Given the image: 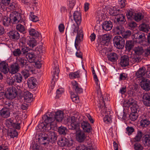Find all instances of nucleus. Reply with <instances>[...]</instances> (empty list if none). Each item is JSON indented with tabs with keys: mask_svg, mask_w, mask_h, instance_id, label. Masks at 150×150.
<instances>
[{
	"mask_svg": "<svg viewBox=\"0 0 150 150\" xmlns=\"http://www.w3.org/2000/svg\"><path fill=\"white\" fill-rule=\"evenodd\" d=\"M98 48L99 53L102 54L103 55L106 54L108 52V50L106 48L104 47L103 45H99Z\"/></svg>",
	"mask_w": 150,
	"mask_h": 150,
	"instance_id": "obj_41",
	"label": "nucleus"
},
{
	"mask_svg": "<svg viewBox=\"0 0 150 150\" xmlns=\"http://www.w3.org/2000/svg\"><path fill=\"white\" fill-rule=\"evenodd\" d=\"M16 29L21 33L24 32L25 30L24 26L21 24H18L16 26Z\"/></svg>",
	"mask_w": 150,
	"mask_h": 150,
	"instance_id": "obj_60",
	"label": "nucleus"
},
{
	"mask_svg": "<svg viewBox=\"0 0 150 150\" xmlns=\"http://www.w3.org/2000/svg\"><path fill=\"white\" fill-rule=\"evenodd\" d=\"M107 57L109 61L112 62H115L117 60L118 58L117 54L115 52L109 53Z\"/></svg>",
	"mask_w": 150,
	"mask_h": 150,
	"instance_id": "obj_32",
	"label": "nucleus"
},
{
	"mask_svg": "<svg viewBox=\"0 0 150 150\" xmlns=\"http://www.w3.org/2000/svg\"><path fill=\"white\" fill-rule=\"evenodd\" d=\"M6 81L8 85L12 86L14 84L15 80L12 77L10 76L7 78Z\"/></svg>",
	"mask_w": 150,
	"mask_h": 150,
	"instance_id": "obj_55",
	"label": "nucleus"
},
{
	"mask_svg": "<svg viewBox=\"0 0 150 150\" xmlns=\"http://www.w3.org/2000/svg\"><path fill=\"white\" fill-rule=\"evenodd\" d=\"M143 143L145 146H150V136L146 134L144 136L142 139Z\"/></svg>",
	"mask_w": 150,
	"mask_h": 150,
	"instance_id": "obj_38",
	"label": "nucleus"
},
{
	"mask_svg": "<svg viewBox=\"0 0 150 150\" xmlns=\"http://www.w3.org/2000/svg\"><path fill=\"white\" fill-rule=\"evenodd\" d=\"M142 102L146 106H150V93L144 94L142 97Z\"/></svg>",
	"mask_w": 150,
	"mask_h": 150,
	"instance_id": "obj_19",
	"label": "nucleus"
},
{
	"mask_svg": "<svg viewBox=\"0 0 150 150\" xmlns=\"http://www.w3.org/2000/svg\"><path fill=\"white\" fill-rule=\"evenodd\" d=\"M104 96H102L100 98L99 102L100 105V107L102 106L103 107L104 106L105 107V102L107 100L108 98L107 99L106 98H104Z\"/></svg>",
	"mask_w": 150,
	"mask_h": 150,
	"instance_id": "obj_53",
	"label": "nucleus"
},
{
	"mask_svg": "<svg viewBox=\"0 0 150 150\" xmlns=\"http://www.w3.org/2000/svg\"><path fill=\"white\" fill-rule=\"evenodd\" d=\"M20 68V66L15 63L10 65L9 67V73L12 74L17 73L19 71Z\"/></svg>",
	"mask_w": 150,
	"mask_h": 150,
	"instance_id": "obj_17",
	"label": "nucleus"
},
{
	"mask_svg": "<svg viewBox=\"0 0 150 150\" xmlns=\"http://www.w3.org/2000/svg\"><path fill=\"white\" fill-rule=\"evenodd\" d=\"M100 40L101 45H108L109 43L110 38L109 35L108 34H105L100 36Z\"/></svg>",
	"mask_w": 150,
	"mask_h": 150,
	"instance_id": "obj_14",
	"label": "nucleus"
},
{
	"mask_svg": "<svg viewBox=\"0 0 150 150\" xmlns=\"http://www.w3.org/2000/svg\"><path fill=\"white\" fill-rule=\"evenodd\" d=\"M144 17V15L142 13H139L134 14L133 18L135 21L139 22Z\"/></svg>",
	"mask_w": 150,
	"mask_h": 150,
	"instance_id": "obj_45",
	"label": "nucleus"
},
{
	"mask_svg": "<svg viewBox=\"0 0 150 150\" xmlns=\"http://www.w3.org/2000/svg\"><path fill=\"white\" fill-rule=\"evenodd\" d=\"M14 104L10 100H8L4 102V107L0 110V115L3 118H7L10 117L11 112L14 107Z\"/></svg>",
	"mask_w": 150,
	"mask_h": 150,
	"instance_id": "obj_4",
	"label": "nucleus"
},
{
	"mask_svg": "<svg viewBox=\"0 0 150 150\" xmlns=\"http://www.w3.org/2000/svg\"><path fill=\"white\" fill-rule=\"evenodd\" d=\"M146 68L142 67L137 71L135 73V75L137 78L142 77L145 74Z\"/></svg>",
	"mask_w": 150,
	"mask_h": 150,
	"instance_id": "obj_35",
	"label": "nucleus"
},
{
	"mask_svg": "<svg viewBox=\"0 0 150 150\" xmlns=\"http://www.w3.org/2000/svg\"><path fill=\"white\" fill-rule=\"evenodd\" d=\"M74 20L77 24H80L81 19L80 12L78 11H75L73 13Z\"/></svg>",
	"mask_w": 150,
	"mask_h": 150,
	"instance_id": "obj_25",
	"label": "nucleus"
},
{
	"mask_svg": "<svg viewBox=\"0 0 150 150\" xmlns=\"http://www.w3.org/2000/svg\"><path fill=\"white\" fill-rule=\"evenodd\" d=\"M129 59L127 55H123L120 59V64L122 67H126L129 65Z\"/></svg>",
	"mask_w": 150,
	"mask_h": 150,
	"instance_id": "obj_16",
	"label": "nucleus"
},
{
	"mask_svg": "<svg viewBox=\"0 0 150 150\" xmlns=\"http://www.w3.org/2000/svg\"><path fill=\"white\" fill-rule=\"evenodd\" d=\"M72 86V88L75 92L77 94H80L83 92V89L77 82L73 81L71 82Z\"/></svg>",
	"mask_w": 150,
	"mask_h": 150,
	"instance_id": "obj_15",
	"label": "nucleus"
},
{
	"mask_svg": "<svg viewBox=\"0 0 150 150\" xmlns=\"http://www.w3.org/2000/svg\"><path fill=\"white\" fill-rule=\"evenodd\" d=\"M13 55L15 56H19L21 55L22 56V53L20 48H17L15 49L13 52Z\"/></svg>",
	"mask_w": 150,
	"mask_h": 150,
	"instance_id": "obj_56",
	"label": "nucleus"
},
{
	"mask_svg": "<svg viewBox=\"0 0 150 150\" xmlns=\"http://www.w3.org/2000/svg\"><path fill=\"white\" fill-rule=\"evenodd\" d=\"M37 80L33 77H31L29 78L27 81V84L28 87L31 89H33L36 86Z\"/></svg>",
	"mask_w": 150,
	"mask_h": 150,
	"instance_id": "obj_20",
	"label": "nucleus"
},
{
	"mask_svg": "<svg viewBox=\"0 0 150 150\" xmlns=\"http://www.w3.org/2000/svg\"><path fill=\"white\" fill-rule=\"evenodd\" d=\"M115 21H117L116 23L117 25L119 23H124L126 21L124 15L122 14H118L115 18Z\"/></svg>",
	"mask_w": 150,
	"mask_h": 150,
	"instance_id": "obj_30",
	"label": "nucleus"
},
{
	"mask_svg": "<svg viewBox=\"0 0 150 150\" xmlns=\"http://www.w3.org/2000/svg\"><path fill=\"white\" fill-rule=\"evenodd\" d=\"M13 119L12 118L7 119L5 121L6 125L8 127L10 128L12 127L15 129H20L21 127L20 125L21 124L22 120L20 118H18L16 121L15 122H14Z\"/></svg>",
	"mask_w": 150,
	"mask_h": 150,
	"instance_id": "obj_5",
	"label": "nucleus"
},
{
	"mask_svg": "<svg viewBox=\"0 0 150 150\" xmlns=\"http://www.w3.org/2000/svg\"><path fill=\"white\" fill-rule=\"evenodd\" d=\"M68 122L71 123L70 129L74 130L79 127V119L76 115L71 116L69 117L68 119Z\"/></svg>",
	"mask_w": 150,
	"mask_h": 150,
	"instance_id": "obj_6",
	"label": "nucleus"
},
{
	"mask_svg": "<svg viewBox=\"0 0 150 150\" xmlns=\"http://www.w3.org/2000/svg\"><path fill=\"white\" fill-rule=\"evenodd\" d=\"M68 2L69 9H72L75 4V0H68Z\"/></svg>",
	"mask_w": 150,
	"mask_h": 150,
	"instance_id": "obj_62",
	"label": "nucleus"
},
{
	"mask_svg": "<svg viewBox=\"0 0 150 150\" xmlns=\"http://www.w3.org/2000/svg\"><path fill=\"white\" fill-rule=\"evenodd\" d=\"M16 63L21 68L23 67L28 62L24 57H18L16 58Z\"/></svg>",
	"mask_w": 150,
	"mask_h": 150,
	"instance_id": "obj_22",
	"label": "nucleus"
},
{
	"mask_svg": "<svg viewBox=\"0 0 150 150\" xmlns=\"http://www.w3.org/2000/svg\"><path fill=\"white\" fill-rule=\"evenodd\" d=\"M74 130L75 131V137L76 141L80 143L83 142L86 138L85 133L80 129V127Z\"/></svg>",
	"mask_w": 150,
	"mask_h": 150,
	"instance_id": "obj_10",
	"label": "nucleus"
},
{
	"mask_svg": "<svg viewBox=\"0 0 150 150\" xmlns=\"http://www.w3.org/2000/svg\"><path fill=\"white\" fill-rule=\"evenodd\" d=\"M126 133L128 135L131 134L134 131V129L132 127H128L126 128Z\"/></svg>",
	"mask_w": 150,
	"mask_h": 150,
	"instance_id": "obj_63",
	"label": "nucleus"
},
{
	"mask_svg": "<svg viewBox=\"0 0 150 150\" xmlns=\"http://www.w3.org/2000/svg\"><path fill=\"white\" fill-rule=\"evenodd\" d=\"M134 42L132 40H128L126 42L125 48L126 50L129 51L134 47Z\"/></svg>",
	"mask_w": 150,
	"mask_h": 150,
	"instance_id": "obj_40",
	"label": "nucleus"
},
{
	"mask_svg": "<svg viewBox=\"0 0 150 150\" xmlns=\"http://www.w3.org/2000/svg\"><path fill=\"white\" fill-rule=\"evenodd\" d=\"M59 73L58 65L57 64H54L53 69L52 71L53 78L51 82L54 83L57 81L58 79V75Z\"/></svg>",
	"mask_w": 150,
	"mask_h": 150,
	"instance_id": "obj_11",
	"label": "nucleus"
},
{
	"mask_svg": "<svg viewBox=\"0 0 150 150\" xmlns=\"http://www.w3.org/2000/svg\"><path fill=\"white\" fill-rule=\"evenodd\" d=\"M114 31L115 33L120 35L122 34L124 32V28L122 25H117L114 27Z\"/></svg>",
	"mask_w": 150,
	"mask_h": 150,
	"instance_id": "obj_34",
	"label": "nucleus"
},
{
	"mask_svg": "<svg viewBox=\"0 0 150 150\" xmlns=\"http://www.w3.org/2000/svg\"><path fill=\"white\" fill-rule=\"evenodd\" d=\"M27 43L30 47L33 48L37 44V41L34 38H30L27 41Z\"/></svg>",
	"mask_w": 150,
	"mask_h": 150,
	"instance_id": "obj_43",
	"label": "nucleus"
},
{
	"mask_svg": "<svg viewBox=\"0 0 150 150\" xmlns=\"http://www.w3.org/2000/svg\"><path fill=\"white\" fill-rule=\"evenodd\" d=\"M81 127L85 132H90L92 129L91 127L87 122L83 121L81 123Z\"/></svg>",
	"mask_w": 150,
	"mask_h": 150,
	"instance_id": "obj_24",
	"label": "nucleus"
},
{
	"mask_svg": "<svg viewBox=\"0 0 150 150\" xmlns=\"http://www.w3.org/2000/svg\"><path fill=\"white\" fill-rule=\"evenodd\" d=\"M58 132L59 134L65 135L67 132V129L66 127L61 126L58 127Z\"/></svg>",
	"mask_w": 150,
	"mask_h": 150,
	"instance_id": "obj_44",
	"label": "nucleus"
},
{
	"mask_svg": "<svg viewBox=\"0 0 150 150\" xmlns=\"http://www.w3.org/2000/svg\"><path fill=\"white\" fill-rule=\"evenodd\" d=\"M30 18L31 20L34 22H36L39 21L38 17L37 16L35 15L34 13L32 12L30 13Z\"/></svg>",
	"mask_w": 150,
	"mask_h": 150,
	"instance_id": "obj_51",
	"label": "nucleus"
},
{
	"mask_svg": "<svg viewBox=\"0 0 150 150\" xmlns=\"http://www.w3.org/2000/svg\"><path fill=\"white\" fill-rule=\"evenodd\" d=\"M141 87L146 91L150 90V80L147 79H144L141 83Z\"/></svg>",
	"mask_w": 150,
	"mask_h": 150,
	"instance_id": "obj_27",
	"label": "nucleus"
},
{
	"mask_svg": "<svg viewBox=\"0 0 150 150\" xmlns=\"http://www.w3.org/2000/svg\"><path fill=\"white\" fill-rule=\"evenodd\" d=\"M140 60V58L139 57L137 56L132 57L129 59L130 62L132 64L138 63Z\"/></svg>",
	"mask_w": 150,
	"mask_h": 150,
	"instance_id": "obj_54",
	"label": "nucleus"
},
{
	"mask_svg": "<svg viewBox=\"0 0 150 150\" xmlns=\"http://www.w3.org/2000/svg\"><path fill=\"white\" fill-rule=\"evenodd\" d=\"M135 13L132 11H129L126 13V16L128 18L131 19L134 18Z\"/></svg>",
	"mask_w": 150,
	"mask_h": 150,
	"instance_id": "obj_64",
	"label": "nucleus"
},
{
	"mask_svg": "<svg viewBox=\"0 0 150 150\" xmlns=\"http://www.w3.org/2000/svg\"><path fill=\"white\" fill-rule=\"evenodd\" d=\"M14 79L15 81L20 83L22 81L23 77L20 73H17L15 75Z\"/></svg>",
	"mask_w": 150,
	"mask_h": 150,
	"instance_id": "obj_49",
	"label": "nucleus"
},
{
	"mask_svg": "<svg viewBox=\"0 0 150 150\" xmlns=\"http://www.w3.org/2000/svg\"><path fill=\"white\" fill-rule=\"evenodd\" d=\"M15 88H10L6 92V98L8 99H12L15 98L17 95V92L16 91Z\"/></svg>",
	"mask_w": 150,
	"mask_h": 150,
	"instance_id": "obj_12",
	"label": "nucleus"
},
{
	"mask_svg": "<svg viewBox=\"0 0 150 150\" xmlns=\"http://www.w3.org/2000/svg\"><path fill=\"white\" fill-rule=\"evenodd\" d=\"M115 46L119 49H122L125 45V40L120 36H115L113 39Z\"/></svg>",
	"mask_w": 150,
	"mask_h": 150,
	"instance_id": "obj_7",
	"label": "nucleus"
},
{
	"mask_svg": "<svg viewBox=\"0 0 150 150\" xmlns=\"http://www.w3.org/2000/svg\"><path fill=\"white\" fill-rule=\"evenodd\" d=\"M54 115L53 112H47L43 116L42 118L44 122L40 123L38 125V127L41 131L49 132L53 130L56 125L53 118Z\"/></svg>",
	"mask_w": 150,
	"mask_h": 150,
	"instance_id": "obj_2",
	"label": "nucleus"
},
{
	"mask_svg": "<svg viewBox=\"0 0 150 150\" xmlns=\"http://www.w3.org/2000/svg\"><path fill=\"white\" fill-rule=\"evenodd\" d=\"M120 9H117L115 7H113L110 8L109 13L111 16H117L120 13Z\"/></svg>",
	"mask_w": 150,
	"mask_h": 150,
	"instance_id": "obj_36",
	"label": "nucleus"
},
{
	"mask_svg": "<svg viewBox=\"0 0 150 150\" xmlns=\"http://www.w3.org/2000/svg\"><path fill=\"white\" fill-rule=\"evenodd\" d=\"M134 149L135 150H143V147L139 143H136L134 145Z\"/></svg>",
	"mask_w": 150,
	"mask_h": 150,
	"instance_id": "obj_58",
	"label": "nucleus"
},
{
	"mask_svg": "<svg viewBox=\"0 0 150 150\" xmlns=\"http://www.w3.org/2000/svg\"><path fill=\"white\" fill-rule=\"evenodd\" d=\"M28 31L30 35L33 38H38L39 36V32L34 29L30 28L29 29Z\"/></svg>",
	"mask_w": 150,
	"mask_h": 150,
	"instance_id": "obj_42",
	"label": "nucleus"
},
{
	"mask_svg": "<svg viewBox=\"0 0 150 150\" xmlns=\"http://www.w3.org/2000/svg\"><path fill=\"white\" fill-rule=\"evenodd\" d=\"M0 70L5 74L9 72V68L8 64L5 62H2L0 63Z\"/></svg>",
	"mask_w": 150,
	"mask_h": 150,
	"instance_id": "obj_18",
	"label": "nucleus"
},
{
	"mask_svg": "<svg viewBox=\"0 0 150 150\" xmlns=\"http://www.w3.org/2000/svg\"><path fill=\"white\" fill-rule=\"evenodd\" d=\"M24 67H25V70L29 72H33V67L32 64L31 63H29L28 62L26 64Z\"/></svg>",
	"mask_w": 150,
	"mask_h": 150,
	"instance_id": "obj_46",
	"label": "nucleus"
},
{
	"mask_svg": "<svg viewBox=\"0 0 150 150\" xmlns=\"http://www.w3.org/2000/svg\"><path fill=\"white\" fill-rule=\"evenodd\" d=\"M29 50V48L28 47L25 46H23L21 49L22 53V56L25 55H26Z\"/></svg>",
	"mask_w": 150,
	"mask_h": 150,
	"instance_id": "obj_57",
	"label": "nucleus"
},
{
	"mask_svg": "<svg viewBox=\"0 0 150 150\" xmlns=\"http://www.w3.org/2000/svg\"><path fill=\"white\" fill-rule=\"evenodd\" d=\"M30 72L27 70L23 69L22 70L21 74L25 79H26L30 76Z\"/></svg>",
	"mask_w": 150,
	"mask_h": 150,
	"instance_id": "obj_52",
	"label": "nucleus"
},
{
	"mask_svg": "<svg viewBox=\"0 0 150 150\" xmlns=\"http://www.w3.org/2000/svg\"><path fill=\"white\" fill-rule=\"evenodd\" d=\"M141 117L142 120L140 121V125L143 127H147L149 125L150 122L145 115L142 116Z\"/></svg>",
	"mask_w": 150,
	"mask_h": 150,
	"instance_id": "obj_31",
	"label": "nucleus"
},
{
	"mask_svg": "<svg viewBox=\"0 0 150 150\" xmlns=\"http://www.w3.org/2000/svg\"><path fill=\"white\" fill-rule=\"evenodd\" d=\"M134 38L136 39V42L139 43L142 42L145 40V35L143 33L135 34L134 36Z\"/></svg>",
	"mask_w": 150,
	"mask_h": 150,
	"instance_id": "obj_26",
	"label": "nucleus"
},
{
	"mask_svg": "<svg viewBox=\"0 0 150 150\" xmlns=\"http://www.w3.org/2000/svg\"><path fill=\"white\" fill-rule=\"evenodd\" d=\"M137 113H132L129 115L130 119L133 121H135L137 118L138 115Z\"/></svg>",
	"mask_w": 150,
	"mask_h": 150,
	"instance_id": "obj_59",
	"label": "nucleus"
},
{
	"mask_svg": "<svg viewBox=\"0 0 150 150\" xmlns=\"http://www.w3.org/2000/svg\"><path fill=\"white\" fill-rule=\"evenodd\" d=\"M21 16L20 14L16 11L11 12L10 15V18L6 16L4 17L3 22V25L5 26H8L10 21L13 23H17L21 21Z\"/></svg>",
	"mask_w": 150,
	"mask_h": 150,
	"instance_id": "obj_3",
	"label": "nucleus"
},
{
	"mask_svg": "<svg viewBox=\"0 0 150 150\" xmlns=\"http://www.w3.org/2000/svg\"><path fill=\"white\" fill-rule=\"evenodd\" d=\"M8 135L11 138H14L18 135V133L16 131L14 130L12 131H9L8 134Z\"/></svg>",
	"mask_w": 150,
	"mask_h": 150,
	"instance_id": "obj_61",
	"label": "nucleus"
},
{
	"mask_svg": "<svg viewBox=\"0 0 150 150\" xmlns=\"http://www.w3.org/2000/svg\"><path fill=\"white\" fill-rule=\"evenodd\" d=\"M127 103L129 106H132L131 107L132 112L138 113L139 112V107L137 104V102L133 98H131L129 99Z\"/></svg>",
	"mask_w": 150,
	"mask_h": 150,
	"instance_id": "obj_8",
	"label": "nucleus"
},
{
	"mask_svg": "<svg viewBox=\"0 0 150 150\" xmlns=\"http://www.w3.org/2000/svg\"><path fill=\"white\" fill-rule=\"evenodd\" d=\"M38 139L41 142V144L45 146H47L50 142L48 137V134L42 132L38 136Z\"/></svg>",
	"mask_w": 150,
	"mask_h": 150,
	"instance_id": "obj_9",
	"label": "nucleus"
},
{
	"mask_svg": "<svg viewBox=\"0 0 150 150\" xmlns=\"http://www.w3.org/2000/svg\"><path fill=\"white\" fill-rule=\"evenodd\" d=\"M140 29L143 31L147 33L150 30L148 25L145 23L142 24L140 26Z\"/></svg>",
	"mask_w": 150,
	"mask_h": 150,
	"instance_id": "obj_50",
	"label": "nucleus"
},
{
	"mask_svg": "<svg viewBox=\"0 0 150 150\" xmlns=\"http://www.w3.org/2000/svg\"><path fill=\"white\" fill-rule=\"evenodd\" d=\"M8 35L10 39L17 40L20 38V34L16 30L10 31L8 33Z\"/></svg>",
	"mask_w": 150,
	"mask_h": 150,
	"instance_id": "obj_21",
	"label": "nucleus"
},
{
	"mask_svg": "<svg viewBox=\"0 0 150 150\" xmlns=\"http://www.w3.org/2000/svg\"><path fill=\"white\" fill-rule=\"evenodd\" d=\"M143 135V133L141 131H138L135 136L133 138L134 142H140Z\"/></svg>",
	"mask_w": 150,
	"mask_h": 150,
	"instance_id": "obj_39",
	"label": "nucleus"
},
{
	"mask_svg": "<svg viewBox=\"0 0 150 150\" xmlns=\"http://www.w3.org/2000/svg\"><path fill=\"white\" fill-rule=\"evenodd\" d=\"M23 96L26 102L30 103L33 100V95L29 92L28 91L24 92Z\"/></svg>",
	"mask_w": 150,
	"mask_h": 150,
	"instance_id": "obj_23",
	"label": "nucleus"
},
{
	"mask_svg": "<svg viewBox=\"0 0 150 150\" xmlns=\"http://www.w3.org/2000/svg\"><path fill=\"white\" fill-rule=\"evenodd\" d=\"M47 134L49 139H50L51 140V142L53 143L57 140V134L55 132L53 131V130L52 131H50Z\"/></svg>",
	"mask_w": 150,
	"mask_h": 150,
	"instance_id": "obj_33",
	"label": "nucleus"
},
{
	"mask_svg": "<svg viewBox=\"0 0 150 150\" xmlns=\"http://www.w3.org/2000/svg\"><path fill=\"white\" fill-rule=\"evenodd\" d=\"M26 57L28 61L30 63L35 62V55L32 52L27 53L26 55Z\"/></svg>",
	"mask_w": 150,
	"mask_h": 150,
	"instance_id": "obj_37",
	"label": "nucleus"
},
{
	"mask_svg": "<svg viewBox=\"0 0 150 150\" xmlns=\"http://www.w3.org/2000/svg\"><path fill=\"white\" fill-rule=\"evenodd\" d=\"M102 25L103 29L107 31L111 30L112 27V23L110 21H104Z\"/></svg>",
	"mask_w": 150,
	"mask_h": 150,
	"instance_id": "obj_28",
	"label": "nucleus"
},
{
	"mask_svg": "<svg viewBox=\"0 0 150 150\" xmlns=\"http://www.w3.org/2000/svg\"><path fill=\"white\" fill-rule=\"evenodd\" d=\"M134 51L136 54L140 55L143 53L144 50L142 47L138 46L135 48Z\"/></svg>",
	"mask_w": 150,
	"mask_h": 150,
	"instance_id": "obj_48",
	"label": "nucleus"
},
{
	"mask_svg": "<svg viewBox=\"0 0 150 150\" xmlns=\"http://www.w3.org/2000/svg\"><path fill=\"white\" fill-rule=\"evenodd\" d=\"M64 117V113L61 111H59L57 112L55 114L54 117V121L56 120V121L58 122H61ZM54 119V118L53 117Z\"/></svg>",
	"mask_w": 150,
	"mask_h": 150,
	"instance_id": "obj_29",
	"label": "nucleus"
},
{
	"mask_svg": "<svg viewBox=\"0 0 150 150\" xmlns=\"http://www.w3.org/2000/svg\"><path fill=\"white\" fill-rule=\"evenodd\" d=\"M79 25L77 23H74L72 19L71 18V20H69L68 23V25L65 33L67 40L68 38H70L72 36L76 33H77L75 42V46L76 48L77 45V43L80 42L83 39V34L82 30L80 29L78 30Z\"/></svg>",
	"mask_w": 150,
	"mask_h": 150,
	"instance_id": "obj_1",
	"label": "nucleus"
},
{
	"mask_svg": "<svg viewBox=\"0 0 150 150\" xmlns=\"http://www.w3.org/2000/svg\"><path fill=\"white\" fill-rule=\"evenodd\" d=\"M80 71H78L74 72H71L69 74V76L71 79L78 78L79 77Z\"/></svg>",
	"mask_w": 150,
	"mask_h": 150,
	"instance_id": "obj_47",
	"label": "nucleus"
},
{
	"mask_svg": "<svg viewBox=\"0 0 150 150\" xmlns=\"http://www.w3.org/2000/svg\"><path fill=\"white\" fill-rule=\"evenodd\" d=\"M58 144L61 146H72V143L69 142L68 140L65 137H62L59 139L57 142Z\"/></svg>",
	"mask_w": 150,
	"mask_h": 150,
	"instance_id": "obj_13",
	"label": "nucleus"
}]
</instances>
